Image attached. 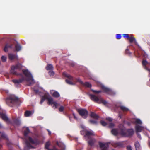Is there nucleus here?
I'll return each mask as SVG.
<instances>
[{"label":"nucleus","instance_id":"28","mask_svg":"<svg viewBox=\"0 0 150 150\" xmlns=\"http://www.w3.org/2000/svg\"><path fill=\"white\" fill-rule=\"evenodd\" d=\"M1 59L3 62H5L6 61L7 58L6 57L3 56L1 57Z\"/></svg>","mask_w":150,"mask_h":150},{"label":"nucleus","instance_id":"26","mask_svg":"<svg viewBox=\"0 0 150 150\" xmlns=\"http://www.w3.org/2000/svg\"><path fill=\"white\" fill-rule=\"evenodd\" d=\"M128 39L130 42H132L134 41H136L135 38L132 36L130 37Z\"/></svg>","mask_w":150,"mask_h":150},{"label":"nucleus","instance_id":"25","mask_svg":"<svg viewBox=\"0 0 150 150\" xmlns=\"http://www.w3.org/2000/svg\"><path fill=\"white\" fill-rule=\"evenodd\" d=\"M47 95V93H46L44 95V96H43L42 97L41 101L40 102V103L41 104H42V103H43V102H44V101L45 100V99H46V97L45 96H46Z\"/></svg>","mask_w":150,"mask_h":150},{"label":"nucleus","instance_id":"48","mask_svg":"<svg viewBox=\"0 0 150 150\" xmlns=\"http://www.w3.org/2000/svg\"><path fill=\"white\" fill-rule=\"evenodd\" d=\"M73 116H74V118L75 119H77V118H76V117L75 114L74 113H73Z\"/></svg>","mask_w":150,"mask_h":150},{"label":"nucleus","instance_id":"19","mask_svg":"<svg viewBox=\"0 0 150 150\" xmlns=\"http://www.w3.org/2000/svg\"><path fill=\"white\" fill-rule=\"evenodd\" d=\"M32 115V113L31 111H27L25 112V115L26 117H29Z\"/></svg>","mask_w":150,"mask_h":150},{"label":"nucleus","instance_id":"18","mask_svg":"<svg viewBox=\"0 0 150 150\" xmlns=\"http://www.w3.org/2000/svg\"><path fill=\"white\" fill-rule=\"evenodd\" d=\"M112 145L115 147L121 146V144L120 142H114L112 143Z\"/></svg>","mask_w":150,"mask_h":150},{"label":"nucleus","instance_id":"3","mask_svg":"<svg viewBox=\"0 0 150 150\" xmlns=\"http://www.w3.org/2000/svg\"><path fill=\"white\" fill-rule=\"evenodd\" d=\"M81 127L83 129H84V127L83 125L81 126ZM81 133L82 134H85L84 137L87 140L89 139L88 142L89 145L91 146H94L95 143L96 142V140L95 138L91 137V136L95 135L94 132L92 130L86 131L83 130V131H81Z\"/></svg>","mask_w":150,"mask_h":150},{"label":"nucleus","instance_id":"32","mask_svg":"<svg viewBox=\"0 0 150 150\" xmlns=\"http://www.w3.org/2000/svg\"><path fill=\"white\" fill-rule=\"evenodd\" d=\"M121 38V34H117L116 35V38L117 39H119Z\"/></svg>","mask_w":150,"mask_h":150},{"label":"nucleus","instance_id":"40","mask_svg":"<svg viewBox=\"0 0 150 150\" xmlns=\"http://www.w3.org/2000/svg\"><path fill=\"white\" fill-rule=\"evenodd\" d=\"M114 126V125L112 123H110L109 125V127L110 128H112Z\"/></svg>","mask_w":150,"mask_h":150},{"label":"nucleus","instance_id":"44","mask_svg":"<svg viewBox=\"0 0 150 150\" xmlns=\"http://www.w3.org/2000/svg\"><path fill=\"white\" fill-rule=\"evenodd\" d=\"M34 91H35V92L36 93H39V91L38 90H36L35 89V88H34Z\"/></svg>","mask_w":150,"mask_h":150},{"label":"nucleus","instance_id":"6","mask_svg":"<svg viewBox=\"0 0 150 150\" xmlns=\"http://www.w3.org/2000/svg\"><path fill=\"white\" fill-rule=\"evenodd\" d=\"M89 96L90 98L92 100L98 103H102L104 105H106L107 103V102L106 101L104 100L102 98L100 97H98L91 94H89Z\"/></svg>","mask_w":150,"mask_h":150},{"label":"nucleus","instance_id":"16","mask_svg":"<svg viewBox=\"0 0 150 150\" xmlns=\"http://www.w3.org/2000/svg\"><path fill=\"white\" fill-rule=\"evenodd\" d=\"M90 116L91 117L94 119H97L98 117V116L96 114L92 112L90 113Z\"/></svg>","mask_w":150,"mask_h":150},{"label":"nucleus","instance_id":"12","mask_svg":"<svg viewBox=\"0 0 150 150\" xmlns=\"http://www.w3.org/2000/svg\"><path fill=\"white\" fill-rule=\"evenodd\" d=\"M0 115L1 117L7 123H11L10 121L5 113L0 112Z\"/></svg>","mask_w":150,"mask_h":150},{"label":"nucleus","instance_id":"41","mask_svg":"<svg viewBox=\"0 0 150 150\" xmlns=\"http://www.w3.org/2000/svg\"><path fill=\"white\" fill-rule=\"evenodd\" d=\"M0 134H1V137H6V135L5 134L3 133H1L0 132Z\"/></svg>","mask_w":150,"mask_h":150},{"label":"nucleus","instance_id":"10","mask_svg":"<svg viewBox=\"0 0 150 150\" xmlns=\"http://www.w3.org/2000/svg\"><path fill=\"white\" fill-rule=\"evenodd\" d=\"M79 114L84 118H86L87 117L88 112L85 109H79L78 110Z\"/></svg>","mask_w":150,"mask_h":150},{"label":"nucleus","instance_id":"46","mask_svg":"<svg viewBox=\"0 0 150 150\" xmlns=\"http://www.w3.org/2000/svg\"><path fill=\"white\" fill-rule=\"evenodd\" d=\"M145 69L148 70L150 72V69H149L148 68L146 67H145Z\"/></svg>","mask_w":150,"mask_h":150},{"label":"nucleus","instance_id":"35","mask_svg":"<svg viewBox=\"0 0 150 150\" xmlns=\"http://www.w3.org/2000/svg\"><path fill=\"white\" fill-rule=\"evenodd\" d=\"M90 122L92 124H97V122L96 121L93 120H89Z\"/></svg>","mask_w":150,"mask_h":150},{"label":"nucleus","instance_id":"24","mask_svg":"<svg viewBox=\"0 0 150 150\" xmlns=\"http://www.w3.org/2000/svg\"><path fill=\"white\" fill-rule=\"evenodd\" d=\"M83 85L88 87H91V85L89 83L86 82L84 83H83Z\"/></svg>","mask_w":150,"mask_h":150},{"label":"nucleus","instance_id":"45","mask_svg":"<svg viewBox=\"0 0 150 150\" xmlns=\"http://www.w3.org/2000/svg\"><path fill=\"white\" fill-rule=\"evenodd\" d=\"M8 46V48H12V47L13 46V45H7Z\"/></svg>","mask_w":150,"mask_h":150},{"label":"nucleus","instance_id":"23","mask_svg":"<svg viewBox=\"0 0 150 150\" xmlns=\"http://www.w3.org/2000/svg\"><path fill=\"white\" fill-rule=\"evenodd\" d=\"M14 124L16 125H19L20 124V121L19 119L15 120H14Z\"/></svg>","mask_w":150,"mask_h":150},{"label":"nucleus","instance_id":"15","mask_svg":"<svg viewBox=\"0 0 150 150\" xmlns=\"http://www.w3.org/2000/svg\"><path fill=\"white\" fill-rule=\"evenodd\" d=\"M122 129H120L119 132H118V131L117 129H113L111 131V132L112 134L114 135H116L118 134H120V132H121V130Z\"/></svg>","mask_w":150,"mask_h":150},{"label":"nucleus","instance_id":"30","mask_svg":"<svg viewBox=\"0 0 150 150\" xmlns=\"http://www.w3.org/2000/svg\"><path fill=\"white\" fill-rule=\"evenodd\" d=\"M49 74L50 76H52L54 75V73L53 71H51L49 72Z\"/></svg>","mask_w":150,"mask_h":150},{"label":"nucleus","instance_id":"34","mask_svg":"<svg viewBox=\"0 0 150 150\" xmlns=\"http://www.w3.org/2000/svg\"><path fill=\"white\" fill-rule=\"evenodd\" d=\"M100 123L103 126H105L107 125L106 123L103 121H101Z\"/></svg>","mask_w":150,"mask_h":150},{"label":"nucleus","instance_id":"51","mask_svg":"<svg viewBox=\"0 0 150 150\" xmlns=\"http://www.w3.org/2000/svg\"><path fill=\"white\" fill-rule=\"evenodd\" d=\"M129 51V50L128 49H127L126 50V51Z\"/></svg>","mask_w":150,"mask_h":150},{"label":"nucleus","instance_id":"9","mask_svg":"<svg viewBox=\"0 0 150 150\" xmlns=\"http://www.w3.org/2000/svg\"><path fill=\"white\" fill-rule=\"evenodd\" d=\"M63 75L68 78V79H66V81L67 83L69 84L74 85L75 83H73L71 81L73 80V77L69 74H67L66 72H64L63 74Z\"/></svg>","mask_w":150,"mask_h":150},{"label":"nucleus","instance_id":"8","mask_svg":"<svg viewBox=\"0 0 150 150\" xmlns=\"http://www.w3.org/2000/svg\"><path fill=\"white\" fill-rule=\"evenodd\" d=\"M46 98L48 99V103L49 105L53 104L54 106H55V108H57V107L58 104L56 102H54L53 101V99L50 96L49 94L48 93H47V95L46 96H45Z\"/></svg>","mask_w":150,"mask_h":150},{"label":"nucleus","instance_id":"49","mask_svg":"<svg viewBox=\"0 0 150 150\" xmlns=\"http://www.w3.org/2000/svg\"><path fill=\"white\" fill-rule=\"evenodd\" d=\"M5 92L6 93H8V91L7 90H6L5 91Z\"/></svg>","mask_w":150,"mask_h":150},{"label":"nucleus","instance_id":"17","mask_svg":"<svg viewBox=\"0 0 150 150\" xmlns=\"http://www.w3.org/2000/svg\"><path fill=\"white\" fill-rule=\"evenodd\" d=\"M15 50L16 51H18L20 50L21 49V47L20 45L18 44H17L15 45Z\"/></svg>","mask_w":150,"mask_h":150},{"label":"nucleus","instance_id":"22","mask_svg":"<svg viewBox=\"0 0 150 150\" xmlns=\"http://www.w3.org/2000/svg\"><path fill=\"white\" fill-rule=\"evenodd\" d=\"M8 57L10 59L12 60L15 58L16 56L15 55L10 54H9Z\"/></svg>","mask_w":150,"mask_h":150},{"label":"nucleus","instance_id":"13","mask_svg":"<svg viewBox=\"0 0 150 150\" xmlns=\"http://www.w3.org/2000/svg\"><path fill=\"white\" fill-rule=\"evenodd\" d=\"M101 87L102 90L105 92L109 94H112V91L111 90L105 87L103 85H102Z\"/></svg>","mask_w":150,"mask_h":150},{"label":"nucleus","instance_id":"31","mask_svg":"<svg viewBox=\"0 0 150 150\" xmlns=\"http://www.w3.org/2000/svg\"><path fill=\"white\" fill-rule=\"evenodd\" d=\"M123 37L125 38H126L127 39H129V38L130 37L128 34H123Z\"/></svg>","mask_w":150,"mask_h":150},{"label":"nucleus","instance_id":"37","mask_svg":"<svg viewBox=\"0 0 150 150\" xmlns=\"http://www.w3.org/2000/svg\"><path fill=\"white\" fill-rule=\"evenodd\" d=\"M8 46L7 45H6V46L5 47V48H4V51L6 52L8 51Z\"/></svg>","mask_w":150,"mask_h":150},{"label":"nucleus","instance_id":"2","mask_svg":"<svg viewBox=\"0 0 150 150\" xmlns=\"http://www.w3.org/2000/svg\"><path fill=\"white\" fill-rule=\"evenodd\" d=\"M30 132L29 128L27 127L25 130L24 135L25 141L26 146L25 148V150H27V148H35V146L38 144V142L36 138H32L28 136Z\"/></svg>","mask_w":150,"mask_h":150},{"label":"nucleus","instance_id":"50","mask_svg":"<svg viewBox=\"0 0 150 150\" xmlns=\"http://www.w3.org/2000/svg\"><path fill=\"white\" fill-rule=\"evenodd\" d=\"M2 127V125L0 123V128H1Z\"/></svg>","mask_w":150,"mask_h":150},{"label":"nucleus","instance_id":"38","mask_svg":"<svg viewBox=\"0 0 150 150\" xmlns=\"http://www.w3.org/2000/svg\"><path fill=\"white\" fill-rule=\"evenodd\" d=\"M106 119L108 120L110 122L112 121V118L110 117H108L106 118Z\"/></svg>","mask_w":150,"mask_h":150},{"label":"nucleus","instance_id":"1","mask_svg":"<svg viewBox=\"0 0 150 150\" xmlns=\"http://www.w3.org/2000/svg\"><path fill=\"white\" fill-rule=\"evenodd\" d=\"M22 67V65L20 64H18L15 66H12L11 67L10 71L11 74L17 75H20L22 77V78L19 79H14L12 80V81L14 83L16 87H20V83L24 81H26L27 85L29 86L33 85L35 83L33 76L27 69L22 70V72L25 75V78L22 76V74H18L17 72L16 71L21 69Z\"/></svg>","mask_w":150,"mask_h":150},{"label":"nucleus","instance_id":"43","mask_svg":"<svg viewBox=\"0 0 150 150\" xmlns=\"http://www.w3.org/2000/svg\"><path fill=\"white\" fill-rule=\"evenodd\" d=\"M138 137L140 139H142L141 137L140 134L138 133V132L137 133Z\"/></svg>","mask_w":150,"mask_h":150},{"label":"nucleus","instance_id":"52","mask_svg":"<svg viewBox=\"0 0 150 150\" xmlns=\"http://www.w3.org/2000/svg\"><path fill=\"white\" fill-rule=\"evenodd\" d=\"M149 77H150V75H149Z\"/></svg>","mask_w":150,"mask_h":150},{"label":"nucleus","instance_id":"7","mask_svg":"<svg viewBox=\"0 0 150 150\" xmlns=\"http://www.w3.org/2000/svg\"><path fill=\"white\" fill-rule=\"evenodd\" d=\"M120 135L123 137H129L132 135L134 133L133 129H130L126 130L124 128L121 130Z\"/></svg>","mask_w":150,"mask_h":150},{"label":"nucleus","instance_id":"42","mask_svg":"<svg viewBox=\"0 0 150 150\" xmlns=\"http://www.w3.org/2000/svg\"><path fill=\"white\" fill-rule=\"evenodd\" d=\"M92 90L93 92H94V93H99L101 92V91H95V90Z\"/></svg>","mask_w":150,"mask_h":150},{"label":"nucleus","instance_id":"47","mask_svg":"<svg viewBox=\"0 0 150 150\" xmlns=\"http://www.w3.org/2000/svg\"><path fill=\"white\" fill-rule=\"evenodd\" d=\"M47 131L48 132L49 134L50 135L51 134V132L49 130L47 129Z\"/></svg>","mask_w":150,"mask_h":150},{"label":"nucleus","instance_id":"53","mask_svg":"<svg viewBox=\"0 0 150 150\" xmlns=\"http://www.w3.org/2000/svg\"><path fill=\"white\" fill-rule=\"evenodd\" d=\"M112 150H115L114 149H112Z\"/></svg>","mask_w":150,"mask_h":150},{"label":"nucleus","instance_id":"14","mask_svg":"<svg viewBox=\"0 0 150 150\" xmlns=\"http://www.w3.org/2000/svg\"><path fill=\"white\" fill-rule=\"evenodd\" d=\"M50 93L53 96L56 98H57L60 96V95L58 92L54 90H51Z\"/></svg>","mask_w":150,"mask_h":150},{"label":"nucleus","instance_id":"21","mask_svg":"<svg viewBox=\"0 0 150 150\" xmlns=\"http://www.w3.org/2000/svg\"><path fill=\"white\" fill-rule=\"evenodd\" d=\"M135 146L136 150H139L140 147V145L138 141H136L135 144Z\"/></svg>","mask_w":150,"mask_h":150},{"label":"nucleus","instance_id":"39","mask_svg":"<svg viewBox=\"0 0 150 150\" xmlns=\"http://www.w3.org/2000/svg\"><path fill=\"white\" fill-rule=\"evenodd\" d=\"M127 150H132V147L130 146H127Z\"/></svg>","mask_w":150,"mask_h":150},{"label":"nucleus","instance_id":"4","mask_svg":"<svg viewBox=\"0 0 150 150\" xmlns=\"http://www.w3.org/2000/svg\"><path fill=\"white\" fill-rule=\"evenodd\" d=\"M134 121L136 124L135 126V129L137 133L140 132L142 131H143L146 129L144 127L138 125L139 124L141 125L142 123V121L140 119H135L134 120Z\"/></svg>","mask_w":150,"mask_h":150},{"label":"nucleus","instance_id":"33","mask_svg":"<svg viewBox=\"0 0 150 150\" xmlns=\"http://www.w3.org/2000/svg\"><path fill=\"white\" fill-rule=\"evenodd\" d=\"M77 82L79 83H80L83 85V83L82 81L79 79H76Z\"/></svg>","mask_w":150,"mask_h":150},{"label":"nucleus","instance_id":"11","mask_svg":"<svg viewBox=\"0 0 150 150\" xmlns=\"http://www.w3.org/2000/svg\"><path fill=\"white\" fill-rule=\"evenodd\" d=\"M99 145L101 150H107V149L109 146L108 143H103L101 142H99Z\"/></svg>","mask_w":150,"mask_h":150},{"label":"nucleus","instance_id":"36","mask_svg":"<svg viewBox=\"0 0 150 150\" xmlns=\"http://www.w3.org/2000/svg\"><path fill=\"white\" fill-rule=\"evenodd\" d=\"M64 108L63 106H61L60 108H59V110L60 111L62 112L64 110Z\"/></svg>","mask_w":150,"mask_h":150},{"label":"nucleus","instance_id":"5","mask_svg":"<svg viewBox=\"0 0 150 150\" xmlns=\"http://www.w3.org/2000/svg\"><path fill=\"white\" fill-rule=\"evenodd\" d=\"M18 100V98L15 96L11 95L7 98L6 101L8 105L12 106L13 105L17 102Z\"/></svg>","mask_w":150,"mask_h":150},{"label":"nucleus","instance_id":"27","mask_svg":"<svg viewBox=\"0 0 150 150\" xmlns=\"http://www.w3.org/2000/svg\"><path fill=\"white\" fill-rule=\"evenodd\" d=\"M120 108L123 111H127L129 110V109L128 108L123 106H121Z\"/></svg>","mask_w":150,"mask_h":150},{"label":"nucleus","instance_id":"29","mask_svg":"<svg viewBox=\"0 0 150 150\" xmlns=\"http://www.w3.org/2000/svg\"><path fill=\"white\" fill-rule=\"evenodd\" d=\"M142 64H143V66H145L147 64H148V62L146 60H143L142 61ZM145 67H146L145 66L144 67L145 69Z\"/></svg>","mask_w":150,"mask_h":150},{"label":"nucleus","instance_id":"20","mask_svg":"<svg viewBox=\"0 0 150 150\" xmlns=\"http://www.w3.org/2000/svg\"><path fill=\"white\" fill-rule=\"evenodd\" d=\"M53 66L51 64H48L47 65L46 67V69L47 70H52L53 69Z\"/></svg>","mask_w":150,"mask_h":150}]
</instances>
